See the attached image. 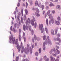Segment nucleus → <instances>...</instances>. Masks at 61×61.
Listing matches in <instances>:
<instances>
[{
  "mask_svg": "<svg viewBox=\"0 0 61 61\" xmlns=\"http://www.w3.org/2000/svg\"><path fill=\"white\" fill-rule=\"evenodd\" d=\"M10 41L9 42L10 44H16L17 49H18V52H20L21 50V47H19V45L18 44V40L17 39L15 41V38L14 37L13 38V36H12L11 37H10Z\"/></svg>",
  "mask_w": 61,
  "mask_h": 61,
  "instance_id": "1",
  "label": "nucleus"
},
{
  "mask_svg": "<svg viewBox=\"0 0 61 61\" xmlns=\"http://www.w3.org/2000/svg\"><path fill=\"white\" fill-rule=\"evenodd\" d=\"M29 45L27 44V46L28 49V52L26 51V48H25V49L24 48V47H23V43L22 42L21 43V46L22 47V50H21V53H23L24 52V51H25V52L26 54L27 55L28 54V52H29V50L30 51V54H32V51L31 49V47H29Z\"/></svg>",
  "mask_w": 61,
  "mask_h": 61,
  "instance_id": "2",
  "label": "nucleus"
},
{
  "mask_svg": "<svg viewBox=\"0 0 61 61\" xmlns=\"http://www.w3.org/2000/svg\"><path fill=\"white\" fill-rule=\"evenodd\" d=\"M50 10H48L47 13V15L46 14V16L47 15H48V16L49 15V18L50 19H51V20L49 21V23L50 24H51V22L52 24H53L54 23V21H55V18H54L53 17V16H52V14H50Z\"/></svg>",
  "mask_w": 61,
  "mask_h": 61,
  "instance_id": "3",
  "label": "nucleus"
},
{
  "mask_svg": "<svg viewBox=\"0 0 61 61\" xmlns=\"http://www.w3.org/2000/svg\"><path fill=\"white\" fill-rule=\"evenodd\" d=\"M46 41H44L43 43V45L45 46L46 45H47V44H48L49 45H52V43L51 42V40L49 38V36H48L46 37V39L45 40Z\"/></svg>",
  "mask_w": 61,
  "mask_h": 61,
  "instance_id": "4",
  "label": "nucleus"
},
{
  "mask_svg": "<svg viewBox=\"0 0 61 61\" xmlns=\"http://www.w3.org/2000/svg\"><path fill=\"white\" fill-rule=\"evenodd\" d=\"M43 24H41L39 25V28H40V30H41V33H43L45 31V29L44 28H43Z\"/></svg>",
  "mask_w": 61,
  "mask_h": 61,
  "instance_id": "5",
  "label": "nucleus"
},
{
  "mask_svg": "<svg viewBox=\"0 0 61 61\" xmlns=\"http://www.w3.org/2000/svg\"><path fill=\"white\" fill-rule=\"evenodd\" d=\"M33 19L31 20V23L32 25H34V21L36 22V19L34 17H33Z\"/></svg>",
  "mask_w": 61,
  "mask_h": 61,
  "instance_id": "6",
  "label": "nucleus"
},
{
  "mask_svg": "<svg viewBox=\"0 0 61 61\" xmlns=\"http://www.w3.org/2000/svg\"><path fill=\"white\" fill-rule=\"evenodd\" d=\"M17 25V23H15L14 24V25L13 27V31H14V33H15V32L16 31V30H15V28H16V25Z\"/></svg>",
  "mask_w": 61,
  "mask_h": 61,
  "instance_id": "7",
  "label": "nucleus"
},
{
  "mask_svg": "<svg viewBox=\"0 0 61 61\" xmlns=\"http://www.w3.org/2000/svg\"><path fill=\"white\" fill-rule=\"evenodd\" d=\"M34 38L35 40H36L37 39V41H39L41 39V38L39 37H36V36L35 35H34Z\"/></svg>",
  "mask_w": 61,
  "mask_h": 61,
  "instance_id": "8",
  "label": "nucleus"
},
{
  "mask_svg": "<svg viewBox=\"0 0 61 61\" xmlns=\"http://www.w3.org/2000/svg\"><path fill=\"white\" fill-rule=\"evenodd\" d=\"M30 18H28L27 19V20H26L25 23L26 24V25H28V24H30Z\"/></svg>",
  "mask_w": 61,
  "mask_h": 61,
  "instance_id": "9",
  "label": "nucleus"
},
{
  "mask_svg": "<svg viewBox=\"0 0 61 61\" xmlns=\"http://www.w3.org/2000/svg\"><path fill=\"white\" fill-rule=\"evenodd\" d=\"M23 28L24 31H25V28L27 30H28V27L27 26V25L25 27V25H24L23 26Z\"/></svg>",
  "mask_w": 61,
  "mask_h": 61,
  "instance_id": "10",
  "label": "nucleus"
},
{
  "mask_svg": "<svg viewBox=\"0 0 61 61\" xmlns=\"http://www.w3.org/2000/svg\"><path fill=\"white\" fill-rule=\"evenodd\" d=\"M51 61H55V58L54 57L52 56H51L50 57Z\"/></svg>",
  "mask_w": 61,
  "mask_h": 61,
  "instance_id": "11",
  "label": "nucleus"
},
{
  "mask_svg": "<svg viewBox=\"0 0 61 61\" xmlns=\"http://www.w3.org/2000/svg\"><path fill=\"white\" fill-rule=\"evenodd\" d=\"M55 24L57 25H60V22L59 21L55 20Z\"/></svg>",
  "mask_w": 61,
  "mask_h": 61,
  "instance_id": "12",
  "label": "nucleus"
},
{
  "mask_svg": "<svg viewBox=\"0 0 61 61\" xmlns=\"http://www.w3.org/2000/svg\"><path fill=\"white\" fill-rule=\"evenodd\" d=\"M25 33L24 32L23 34V37H24V41L25 42L26 41V39L25 38Z\"/></svg>",
  "mask_w": 61,
  "mask_h": 61,
  "instance_id": "13",
  "label": "nucleus"
},
{
  "mask_svg": "<svg viewBox=\"0 0 61 61\" xmlns=\"http://www.w3.org/2000/svg\"><path fill=\"white\" fill-rule=\"evenodd\" d=\"M56 50H57V51H56L55 52L56 54H59L60 53V51H59L57 48L56 49Z\"/></svg>",
  "mask_w": 61,
  "mask_h": 61,
  "instance_id": "14",
  "label": "nucleus"
},
{
  "mask_svg": "<svg viewBox=\"0 0 61 61\" xmlns=\"http://www.w3.org/2000/svg\"><path fill=\"white\" fill-rule=\"evenodd\" d=\"M35 5H38V6H39V7L41 8V6H40V5H38V1H36V2H35Z\"/></svg>",
  "mask_w": 61,
  "mask_h": 61,
  "instance_id": "15",
  "label": "nucleus"
},
{
  "mask_svg": "<svg viewBox=\"0 0 61 61\" xmlns=\"http://www.w3.org/2000/svg\"><path fill=\"white\" fill-rule=\"evenodd\" d=\"M45 30L46 31L47 34H48V29H47V27H45Z\"/></svg>",
  "mask_w": 61,
  "mask_h": 61,
  "instance_id": "16",
  "label": "nucleus"
},
{
  "mask_svg": "<svg viewBox=\"0 0 61 61\" xmlns=\"http://www.w3.org/2000/svg\"><path fill=\"white\" fill-rule=\"evenodd\" d=\"M51 33L52 35H54V30H51Z\"/></svg>",
  "mask_w": 61,
  "mask_h": 61,
  "instance_id": "17",
  "label": "nucleus"
},
{
  "mask_svg": "<svg viewBox=\"0 0 61 61\" xmlns=\"http://www.w3.org/2000/svg\"><path fill=\"white\" fill-rule=\"evenodd\" d=\"M35 15L36 16H37V17H39L40 16V14L37 13H35Z\"/></svg>",
  "mask_w": 61,
  "mask_h": 61,
  "instance_id": "18",
  "label": "nucleus"
},
{
  "mask_svg": "<svg viewBox=\"0 0 61 61\" xmlns=\"http://www.w3.org/2000/svg\"><path fill=\"white\" fill-rule=\"evenodd\" d=\"M40 6H41H41L42 10H43V9H44L45 6L43 5H40Z\"/></svg>",
  "mask_w": 61,
  "mask_h": 61,
  "instance_id": "19",
  "label": "nucleus"
},
{
  "mask_svg": "<svg viewBox=\"0 0 61 61\" xmlns=\"http://www.w3.org/2000/svg\"><path fill=\"white\" fill-rule=\"evenodd\" d=\"M49 6H55V5H54L53 3H51L49 5Z\"/></svg>",
  "mask_w": 61,
  "mask_h": 61,
  "instance_id": "20",
  "label": "nucleus"
},
{
  "mask_svg": "<svg viewBox=\"0 0 61 61\" xmlns=\"http://www.w3.org/2000/svg\"><path fill=\"white\" fill-rule=\"evenodd\" d=\"M36 12H37V13H39V10L38 9V8H36Z\"/></svg>",
  "mask_w": 61,
  "mask_h": 61,
  "instance_id": "21",
  "label": "nucleus"
},
{
  "mask_svg": "<svg viewBox=\"0 0 61 61\" xmlns=\"http://www.w3.org/2000/svg\"><path fill=\"white\" fill-rule=\"evenodd\" d=\"M21 35L20 34V35L19 36V39L20 41H21Z\"/></svg>",
  "mask_w": 61,
  "mask_h": 61,
  "instance_id": "22",
  "label": "nucleus"
},
{
  "mask_svg": "<svg viewBox=\"0 0 61 61\" xmlns=\"http://www.w3.org/2000/svg\"><path fill=\"white\" fill-rule=\"evenodd\" d=\"M47 59V57H46V56L45 55L43 57V59L45 60H46Z\"/></svg>",
  "mask_w": 61,
  "mask_h": 61,
  "instance_id": "23",
  "label": "nucleus"
},
{
  "mask_svg": "<svg viewBox=\"0 0 61 61\" xmlns=\"http://www.w3.org/2000/svg\"><path fill=\"white\" fill-rule=\"evenodd\" d=\"M57 39L58 41H59V43L61 42V39H60V38H59L58 37H57Z\"/></svg>",
  "mask_w": 61,
  "mask_h": 61,
  "instance_id": "24",
  "label": "nucleus"
},
{
  "mask_svg": "<svg viewBox=\"0 0 61 61\" xmlns=\"http://www.w3.org/2000/svg\"><path fill=\"white\" fill-rule=\"evenodd\" d=\"M19 59V56H17L16 58V61H18ZM13 61H15L14 60H13Z\"/></svg>",
  "mask_w": 61,
  "mask_h": 61,
  "instance_id": "25",
  "label": "nucleus"
},
{
  "mask_svg": "<svg viewBox=\"0 0 61 61\" xmlns=\"http://www.w3.org/2000/svg\"><path fill=\"white\" fill-rule=\"evenodd\" d=\"M29 3L30 5H33V3L32 2V0H30Z\"/></svg>",
  "mask_w": 61,
  "mask_h": 61,
  "instance_id": "26",
  "label": "nucleus"
},
{
  "mask_svg": "<svg viewBox=\"0 0 61 61\" xmlns=\"http://www.w3.org/2000/svg\"><path fill=\"white\" fill-rule=\"evenodd\" d=\"M29 61L28 60V59H23L22 60V61Z\"/></svg>",
  "mask_w": 61,
  "mask_h": 61,
  "instance_id": "27",
  "label": "nucleus"
},
{
  "mask_svg": "<svg viewBox=\"0 0 61 61\" xmlns=\"http://www.w3.org/2000/svg\"><path fill=\"white\" fill-rule=\"evenodd\" d=\"M25 14H26V15H28V14H27V13H28V11H27V10H25Z\"/></svg>",
  "mask_w": 61,
  "mask_h": 61,
  "instance_id": "28",
  "label": "nucleus"
},
{
  "mask_svg": "<svg viewBox=\"0 0 61 61\" xmlns=\"http://www.w3.org/2000/svg\"><path fill=\"white\" fill-rule=\"evenodd\" d=\"M60 8V5H58L56 6V8L57 9H59Z\"/></svg>",
  "mask_w": 61,
  "mask_h": 61,
  "instance_id": "29",
  "label": "nucleus"
},
{
  "mask_svg": "<svg viewBox=\"0 0 61 61\" xmlns=\"http://www.w3.org/2000/svg\"><path fill=\"white\" fill-rule=\"evenodd\" d=\"M57 30H55V35H56V34H57Z\"/></svg>",
  "mask_w": 61,
  "mask_h": 61,
  "instance_id": "30",
  "label": "nucleus"
},
{
  "mask_svg": "<svg viewBox=\"0 0 61 61\" xmlns=\"http://www.w3.org/2000/svg\"><path fill=\"white\" fill-rule=\"evenodd\" d=\"M43 50H46V46H43Z\"/></svg>",
  "mask_w": 61,
  "mask_h": 61,
  "instance_id": "31",
  "label": "nucleus"
},
{
  "mask_svg": "<svg viewBox=\"0 0 61 61\" xmlns=\"http://www.w3.org/2000/svg\"><path fill=\"white\" fill-rule=\"evenodd\" d=\"M46 36H44L43 37V39L44 40H46Z\"/></svg>",
  "mask_w": 61,
  "mask_h": 61,
  "instance_id": "32",
  "label": "nucleus"
},
{
  "mask_svg": "<svg viewBox=\"0 0 61 61\" xmlns=\"http://www.w3.org/2000/svg\"><path fill=\"white\" fill-rule=\"evenodd\" d=\"M46 24L47 25H48V19H46Z\"/></svg>",
  "mask_w": 61,
  "mask_h": 61,
  "instance_id": "33",
  "label": "nucleus"
},
{
  "mask_svg": "<svg viewBox=\"0 0 61 61\" xmlns=\"http://www.w3.org/2000/svg\"><path fill=\"white\" fill-rule=\"evenodd\" d=\"M21 14L22 15V16H23V9H22L21 11Z\"/></svg>",
  "mask_w": 61,
  "mask_h": 61,
  "instance_id": "34",
  "label": "nucleus"
},
{
  "mask_svg": "<svg viewBox=\"0 0 61 61\" xmlns=\"http://www.w3.org/2000/svg\"><path fill=\"white\" fill-rule=\"evenodd\" d=\"M39 54H41V48H40L39 50Z\"/></svg>",
  "mask_w": 61,
  "mask_h": 61,
  "instance_id": "35",
  "label": "nucleus"
},
{
  "mask_svg": "<svg viewBox=\"0 0 61 61\" xmlns=\"http://www.w3.org/2000/svg\"><path fill=\"white\" fill-rule=\"evenodd\" d=\"M38 52H36L35 53V56H38Z\"/></svg>",
  "mask_w": 61,
  "mask_h": 61,
  "instance_id": "36",
  "label": "nucleus"
},
{
  "mask_svg": "<svg viewBox=\"0 0 61 61\" xmlns=\"http://www.w3.org/2000/svg\"><path fill=\"white\" fill-rule=\"evenodd\" d=\"M31 34L33 36V35H34V31H33V30H32L31 31Z\"/></svg>",
  "mask_w": 61,
  "mask_h": 61,
  "instance_id": "37",
  "label": "nucleus"
},
{
  "mask_svg": "<svg viewBox=\"0 0 61 61\" xmlns=\"http://www.w3.org/2000/svg\"><path fill=\"white\" fill-rule=\"evenodd\" d=\"M52 55V56H56V54H55L54 53H53Z\"/></svg>",
  "mask_w": 61,
  "mask_h": 61,
  "instance_id": "38",
  "label": "nucleus"
},
{
  "mask_svg": "<svg viewBox=\"0 0 61 61\" xmlns=\"http://www.w3.org/2000/svg\"><path fill=\"white\" fill-rule=\"evenodd\" d=\"M49 58H47L46 60H45V61H49Z\"/></svg>",
  "mask_w": 61,
  "mask_h": 61,
  "instance_id": "39",
  "label": "nucleus"
},
{
  "mask_svg": "<svg viewBox=\"0 0 61 61\" xmlns=\"http://www.w3.org/2000/svg\"><path fill=\"white\" fill-rule=\"evenodd\" d=\"M57 19L58 21H60V17L59 16L58 17Z\"/></svg>",
  "mask_w": 61,
  "mask_h": 61,
  "instance_id": "40",
  "label": "nucleus"
},
{
  "mask_svg": "<svg viewBox=\"0 0 61 61\" xmlns=\"http://www.w3.org/2000/svg\"><path fill=\"white\" fill-rule=\"evenodd\" d=\"M45 4L46 5H48V2H46L45 3Z\"/></svg>",
  "mask_w": 61,
  "mask_h": 61,
  "instance_id": "41",
  "label": "nucleus"
},
{
  "mask_svg": "<svg viewBox=\"0 0 61 61\" xmlns=\"http://www.w3.org/2000/svg\"><path fill=\"white\" fill-rule=\"evenodd\" d=\"M29 30L30 31H31V26L30 25H29Z\"/></svg>",
  "mask_w": 61,
  "mask_h": 61,
  "instance_id": "42",
  "label": "nucleus"
},
{
  "mask_svg": "<svg viewBox=\"0 0 61 61\" xmlns=\"http://www.w3.org/2000/svg\"><path fill=\"white\" fill-rule=\"evenodd\" d=\"M36 23L35 22L34 24V27L36 28Z\"/></svg>",
  "mask_w": 61,
  "mask_h": 61,
  "instance_id": "43",
  "label": "nucleus"
},
{
  "mask_svg": "<svg viewBox=\"0 0 61 61\" xmlns=\"http://www.w3.org/2000/svg\"><path fill=\"white\" fill-rule=\"evenodd\" d=\"M20 3L19 2L18 3L17 5V6H18V7H19V6H20Z\"/></svg>",
  "mask_w": 61,
  "mask_h": 61,
  "instance_id": "44",
  "label": "nucleus"
},
{
  "mask_svg": "<svg viewBox=\"0 0 61 61\" xmlns=\"http://www.w3.org/2000/svg\"><path fill=\"white\" fill-rule=\"evenodd\" d=\"M53 52V51L51 50V51L50 52H49V53L50 54H52V53Z\"/></svg>",
  "mask_w": 61,
  "mask_h": 61,
  "instance_id": "45",
  "label": "nucleus"
},
{
  "mask_svg": "<svg viewBox=\"0 0 61 61\" xmlns=\"http://www.w3.org/2000/svg\"><path fill=\"white\" fill-rule=\"evenodd\" d=\"M28 6V3L27 2L26 3V8H27V6Z\"/></svg>",
  "mask_w": 61,
  "mask_h": 61,
  "instance_id": "46",
  "label": "nucleus"
},
{
  "mask_svg": "<svg viewBox=\"0 0 61 61\" xmlns=\"http://www.w3.org/2000/svg\"><path fill=\"white\" fill-rule=\"evenodd\" d=\"M21 22L22 23H23V18L22 17H21Z\"/></svg>",
  "mask_w": 61,
  "mask_h": 61,
  "instance_id": "47",
  "label": "nucleus"
},
{
  "mask_svg": "<svg viewBox=\"0 0 61 61\" xmlns=\"http://www.w3.org/2000/svg\"><path fill=\"white\" fill-rule=\"evenodd\" d=\"M27 19V18H26V17H24V21H25Z\"/></svg>",
  "mask_w": 61,
  "mask_h": 61,
  "instance_id": "48",
  "label": "nucleus"
},
{
  "mask_svg": "<svg viewBox=\"0 0 61 61\" xmlns=\"http://www.w3.org/2000/svg\"><path fill=\"white\" fill-rule=\"evenodd\" d=\"M52 13L53 14H55L56 13V12L54 10H53Z\"/></svg>",
  "mask_w": 61,
  "mask_h": 61,
  "instance_id": "49",
  "label": "nucleus"
},
{
  "mask_svg": "<svg viewBox=\"0 0 61 61\" xmlns=\"http://www.w3.org/2000/svg\"><path fill=\"white\" fill-rule=\"evenodd\" d=\"M57 36L58 37H60V35L59 33H58L57 34Z\"/></svg>",
  "mask_w": 61,
  "mask_h": 61,
  "instance_id": "50",
  "label": "nucleus"
},
{
  "mask_svg": "<svg viewBox=\"0 0 61 61\" xmlns=\"http://www.w3.org/2000/svg\"><path fill=\"white\" fill-rule=\"evenodd\" d=\"M46 8L47 10H48V9L49 8V6H47L46 7Z\"/></svg>",
  "mask_w": 61,
  "mask_h": 61,
  "instance_id": "51",
  "label": "nucleus"
},
{
  "mask_svg": "<svg viewBox=\"0 0 61 61\" xmlns=\"http://www.w3.org/2000/svg\"><path fill=\"white\" fill-rule=\"evenodd\" d=\"M14 13L15 15H16V10L14 12Z\"/></svg>",
  "mask_w": 61,
  "mask_h": 61,
  "instance_id": "52",
  "label": "nucleus"
},
{
  "mask_svg": "<svg viewBox=\"0 0 61 61\" xmlns=\"http://www.w3.org/2000/svg\"><path fill=\"white\" fill-rule=\"evenodd\" d=\"M45 11H43L42 12V13L43 15H44L45 14Z\"/></svg>",
  "mask_w": 61,
  "mask_h": 61,
  "instance_id": "53",
  "label": "nucleus"
},
{
  "mask_svg": "<svg viewBox=\"0 0 61 61\" xmlns=\"http://www.w3.org/2000/svg\"><path fill=\"white\" fill-rule=\"evenodd\" d=\"M53 51L54 52V53H55L56 52V49H53Z\"/></svg>",
  "mask_w": 61,
  "mask_h": 61,
  "instance_id": "54",
  "label": "nucleus"
},
{
  "mask_svg": "<svg viewBox=\"0 0 61 61\" xmlns=\"http://www.w3.org/2000/svg\"><path fill=\"white\" fill-rule=\"evenodd\" d=\"M56 47L57 48V49H59V47L58 46H56Z\"/></svg>",
  "mask_w": 61,
  "mask_h": 61,
  "instance_id": "55",
  "label": "nucleus"
},
{
  "mask_svg": "<svg viewBox=\"0 0 61 61\" xmlns=\"http://www.w3.org/2000/svg\"><path fill=\"white\" fill-rule=\"evenodd\" d=\"M12 26L10 27V30L11 31H12Z\"/></svg>",
  "mask_w": 61,
  "mask_h": 61,
  "instance_id": "56",
  "label": "nucleus"
},
{
  "mask_svg": "<svg viewBox=\"0 0 61 61\" xmlns=\"http://www.w3.org/2000/svg\"><path fill=\"white\" fill-rule=\"evenodd\" d=\"M56 44H57V45H60L59 43L58 42H56Z\"/></svg>",
  "mask_w": 61,
  "mask_h": 61,
  "instance_id": "57",
  "label": "nucleus"
},
{
  "mask_svg": "<svg viewBox=\"0 0 61 61\" xmlns=\"http://www.w3.org/2000/svg\"><path fill=\"white\" fill-rule=\"evenodd\" d=\"M58 0H55V1H53L54 2H57Z\"/></svg>",
  "mask_w": 61,
  "mask_h": 61,
  "instance_id": "58",
  "label": "nucleus"
},
{
  "mask_svg": "<svg viewBox=\"0 0 61 61\" xmlns=\"http://www.w3.org/2000/svg\"><path fill=\"white\" fill-rule=\"evenodd\" d=\"M35 46V45H34V44H33L32 45V48H34V47Z\"/></svg>",
  "mask_w": 61,
  "mask_h": 61,
  "instance_id": "59",
  "label": "nucleus"
},
{
  "mask_svg": "<svg viewBox=\"0 0 61 61\" xmlns=\"http://www.w3.org/2000/svg\"><path fill=\"white\" fill-rule=\"evenodd\" d=\"M32 41L33 42H34V38H33L32 39Z\"/></svg>",
  "mask_w": 61,
  "mask_h": 61,
  "instance_id": "60",
  "label": "nucleus"
},
{
  "mask_svg": "<svg viewBox=\"0 0 61 61\" xmlns=\"http://www.w3.org/2000/svg\"><path fill=\"white\" fill-rule=\"evenodd\" d=\"M19 31L20 32V33H21V29H19Z\"/></svg>",
  "mask_w": 61,
  "mask_h": 61,
  "instance_id": "61",
  "label": "nucleus"
},
{
  "mask_svg": "<svg viewBox=\"0 0 61 61\" xmlns=\"http://www.w3.org/2000/svg\"><path fill=\"white\" fill-rule=\"evenodd\" d=\"M55 61H59V60L58 59H56Z\"/></svg>",
  "mask_w": 61,
  "mask_h": 61,
  "instance_id": "62",
  "label": "nucleus"
},
{
  "mask_svg": "<svg viewBox=\"0 0 61 61\" xmlns=\"http://www.w3.org/2000/svg\"><path fill=\"white\" fill-rule=\"evenodd\" d=\"M32 9L33 10H35V8H32Z\"/></svg>",
  "mask_w": 61,
  "mask_h": 61,
  "instance_id": "63",
  "label": "nucleus"
},
{
  "mask_svg": "<svg viewBox=\"0 0 61 61\" xmlns=\"http://www.w3.org/2000/svg\"><path fill=\"white\" fill-rule=\"evenodd\" d=\"M42 60H43V59L41 58V59H40L39 61H42Z\"/></svg>",
  "mask_w": 61,
  "mask_h": 61,
  "instance_id": "64",
  "label": "nucleus"
}]
</instances>
